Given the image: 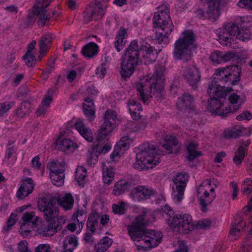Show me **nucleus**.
Instances as JSON below:
<instances>
[{
  "instance_id": "6",
  "label": "nucleus",
  "mask_w": 252,
  "mask_h": 252,
  "mask_svg": "<svg viewBox=\"0 0 252 252\" xmlns=\"http://www.w3.org/2000/svg\"><path fill=\"white\" fill-rule=\"evenodd\" d=\"M162 215L174 231L187 233L195 228L192 217L188 214H175L169 207L165 206Z\"/></svg>"
},
{
  "instance_id": "30",
  "label": "nucleus",
  "mask_w": 252,
  "mask_h": 252,
  "mask_svg": "<svg viewBox=\"0 0 252 252\" xmlns=\"http://www.w3.org/2000/svg\"><path fill=\"white\" fill-rule=\"evenodd\" d=\"M83 109L84 115L87 117L88 120L90 122L93 121L95 116L94 103L92 99L90 98L85 99L83 103Z\"/></svg>"
},
{
  "instance_id": "19",
  "label": "nucleus",
  "mask_w": 252,
  "mask_h": 252,
  "mask_svg": "<svg viewBox=\"0 0 252 252\" xmlns=\"http://www.w3.org/2000/svg\"><path fill=\"white\" fill-rule=\"evenodd\" d=\"M139 45L140 61L145 64L150 63L156 61L158 52L155 48L145 41L138 42Z\"/></svg>"
},
{
  "instance_id": "43",
  "label": "nucleus",
  "mask_w": 252,
  "mask_h": 252,
  "mask_svg": "<svg viewBox=\"0 0 252 252\" xmlns=\"http://www.w3.org/2000/svg\"><path fill=\"white\" fill-rule=\"evenodd\" d=\"M99 218V214L96 212H93L90 214L87 222V227L92 232L95 230Z\"/></svg>"
},
{
  "instance_id": "46",
  "label": "nucleus",
  "mask_w": 252,
  "mask_h": 252,
  "mask_svg": "<svg viewBox=\"0 0 252 252\" xmlns=\"http://www.w3.org/2000/svg\"><path fill=\"white\" fill-rule=\"evenodd\" d=\"M246 153V149L243 146H240L235 153L233 158L234 162L237 165H240L243 160Z\"/></svg>"
},
{
  "instance_id": "21",
  "label": "nucleus",
  "mask_w": 252,
  "mask_h": 252,
  "mask_svg": "<svg viewBox=\"0 0 252 252\" xmlns=\"http://www.w3.org/2000/svg\"><path fill=\"white\" fill-rule=\"evenodd\" d=\"M52 0H36V3L34 5L35 12L39 15V19L38 24L40 27L44 26L46 22L49 19V16L46 14L44 9L47 7Z\"/></svg>"
},
{
  "instance_id": "55",
  "label": "nucleus",
  "mask_w": 252,
  "mask_h": 252,
  "mask_svg": "<svg viewBox=\"0 0 252 252\" xmlns=\"http://www.w3.org/2000/svg\"><path fill=\"white\" fill-rule=\"evenodd\" d=\"M5 158L10 163H14L17 160V156L15 150L13 148H10L6 152Z\"/></svg>"
},
{
  "instance_id": "57",
  "label": "nucleus",
  "mask_w": 252,
  "mask_h": 252,
  "mask_svg": "<svg viewBox=\"0 0 252 252\" xmlns=\"http://www.w3.org/2000/svg\"><path fill=\"white\" fill-rule=\"evenodd\" d=\"M17 251L18 252H32L29 248L28 243L25 240L21 241L18 243Z\"/></svg>"
},
{
  "instance_id": "51",
  "label": "nucleus",
  "mask_w": 252,
  "mask_h": 252,
  "mask_svg": "<svg viewBox=\"0 0 252 252\" xmlns=\"http://www.w3.org/2000/svg\"><path fill=\"white\" fill-rule=\"evenodd\" d=\"M236 132L237 137L241 136H249L252 134V127H245L242 126H236Z\"/></svg>"
},
{
  "instance_id": "11",
  "label": "nucleus",
  "mask_w": 252,
  "mask_h": 252,
  "mask_svg": "<svg viewBox=\"0 0 252 252\" xmlns=\"http://www.w3.org/2000/svg\"><path fill=\"white\" fill-rule=\"evenodd\" d=\"M160 162L158 155L153 150H149L139 152L136 155V161L133 164L135 169L140 170L152 169Z\"/></svg>"
},
{
  "instance_id": "27",
  "label": "nucleus",
  "mask_w": 252,
  "mask_h": 252,
  "mask_svg": "<svg viewBox=\"0 0 252 252\" xmlns=\"http://www.w3.org/2000/svg\"><path fill=\"white\" fill-rule=\"evenodd\" d=\"M75 129L79 134L87 141L90 142L93 140V135L91 129L86 126L81 119H78L74 124Z\"/></svg>"
},
{
  "instance_id": "60",
  "label": "nucleus",
  "mask_w": 252,
  "mask_h": 252,
  "mask_svg": "<svg viewBox=\"0 0 252 252\" xmlns=\"http://www.w3.org/2000/svg\"><path fill=\"white\" fill-rule=\"evenodd\" d=\"M223 135L226 138L237 137L236 126L225 129L223 132Z\"/></svg>"
},
{
  "instance_id": "25",
  "label": "nucleus",
  "mask_w": 252,
  "mask_h": 252,
  "mask_svg": "<svg viewBox=\"0 0 252 252\" xmlns=\"http://www.w3.org/2000/svg\"><path fill=\"white\" fill-rule=\"evenodd\" d=\"M163 139L165 142L163 144V147L166 150L168 153H176L180 150L181 146L175 136L170 134H165L163 136Z\"/></svg>"
},
{
  "instance_id": "28",
  "label": "nucleus",
  "mask_w": 252,
  "mask_h": 252,
  "mask_svg": "<svg viewBox=\"0 0 252 252\" xmlns=\"http://www.w3.org/2000/svg\"><path fill=\"white\" fill-rule=\"evenodd\" d=\"M228 99L230 105L228 107L229 113L234 112L238 110L245 101V96L244 95H238L235 94H231Z\"/></svg>"
},
{
  "instance_id": "52",
  "label": "nucleus",
  "mask_w": 252,
  "mask_h": 252,
  "mask_svg": "<svg viewBox=\"0 0 252 252\" xmlns=\"http://www.w3.org/2000/svg\"><path fill=\"white\" fill-rule=\"evenodd\" d=\"M30 104L29 103H22L20 107L16 111V115L20 118L23 117L26 114L29 113L30 110Z\"/></svg>"
},
{
  "instance_id": "41",
  "label": "nucleus",
  "mask_w": 252,
  "mask_h": 252,
  "mask_svg": "<svg viewBox=\"0 0 252 252\" xmlns=\"http://www.w3.org/2000/svg\"><path fill=\"white\" fill-rule=\"evenodd\" d=\"M52 39V36L49 33H46L42 37L39 42L40 52L39 60H41V57L45 54L47 46L51 42Z\"/></svg>"
},
{
  "instance_id": "62",
  "label": "nucleus",
  "mask_w": 252,
  "mask_h": 252,
  "mask_svg": "<svg viewBox=\"0 0 252 252\" xmlns=\"http://www.w3.org/2000/svg\"><path fill=\"white\" fill-rule=\"evenodd\" d=\"M212 224V222L209 220H200L195 224V228H207L209 227Z\"/></svg>"
},
{
  "instance_id": "32",
  "label": "nucleus",
  "mask_w": 252,
  "mask_h": 252,
  "mask_svg": "<svg viewBox=\"0 0 252 252\" xmlns=\"http://www.w3.org/2000/svg\"><path fill=\"white\" fill-rule=\"evenodd\" d=\"M245 226V223L243 220H240L237 223L232 224L229 234L230 240H237L241 236Z\"/></svg>"
},
{
  "instance_id": "8",
  "label": "nucleus",
  "mask_w": 252,
  "mask_h": 252,
  "mask_svg": "<svg viewBox=\"0 0 252 252\" xmlns=\"http://www.w3.org/2000/svg\"><path fill=\"white\" fill-rule=\"evenodd\" d=\"M194 36L191 31L183 32L174 43V58L186 62L190 60L192 56L191 50L196 47L194 45Z\"/></svg>"
},
{
  "instance_id": "15",
  "label": "nucleus",
  "mask_w": 252,
  "mask_h": 252,
  "mask_svg": "<svg viewBox=\"0 0 252 252\" xmlns=\"http://www.w3.org/2000/svg\"><path fill=\"white\" fill-rule=\"evenodd\" d=\"M46 221L47 224L39 225L36 228V231L41 236L50 237L57 233L58 228L61 224L65 222L66 219L64 217L60 216L51 220Z\"/></svg>"
},
{
  "instance_id": "22",
  "label": "nucleus",
  "mask_w": 252,
  "mask_h": 252,
  "mask_svg": "<svg viewBox=\"0 0 252 252\" xmlns=\"http://www.w3.org/2000/svg\"><path fill=\"white\" fill-rule=\"evenodd\" d=\"M183 76L187 82L192 87H196L200 80V73L195 66H190L184 69Z\"/></svg>"
},
{
  "instance_id": "38",
  "label": "nucleus",
  "mask_w": 252,
  "mask_h": 252,
  "mask_svg": "<svg viewBox=\"0 0 252 252\" xmlns=\"http://www.w3.org/2000/svg\"><path fill=\"white\" fill-rule=\"evenodd\" d=\"M192 102V97L189 94H186L184 95L183 97L180 98L178 107L180 108H183L184 107H187L188 111L189 113L191 111L194 110V106Z\"/></svg>"
},
{
  "instance_id": "26",
  "label": "nucleus",
  "mask_w": 252,
  "mask_h": 252,
  "mask_svg": "<svg viewBox=\"0 0 252 252\" xmlns=\"http://www.w3.org/2000/svg\"><path fill=\"white\" fill-rule=\"evenodd\" d=\"M134 184L133 182L126 180L117 181L113 186L112 193L115 196H120L125 191L132 188Z\"/></svg>"
},
{
  "instance_id": "2",
  "label": "nucleus",
  "mask_w": 252,
  "mask_h": 252,
  "mask_svg": "<svg viewBox=\"0 0 252 252\" xmlns=\"http://www.w3.org/2000/svg\"><path fill=\"white\" fill-rule=\"evenodd\" d=\"M164 66L158 64L155 67L153 74L143 76L136 84L135 87L144 102L153 95L159 97L161 96V92L164 88Z\"/></svg>"
},
{
  "instance_id": "34",
  "label": "nucleus",
  "mask_w": 252,
  "mask_h": 252,
  "mask_svg": "<svg viewBox=\"0 0 252 252\" xmlns=\"http://www.w3.org/2000/svg\"><path fill=\"white\" fill-rule=\"evenodd\" d=\"M127 107L131 117L135 120L140 118L142 106L140 103L134 100H130L127 103Z\"/></svg>"
},
{
  "instance_id": "61",
  "label": "nucleus",
  "mask_w": 252,
  "mask_h": 252,
  "mask_svg": "<svg viewBox=\"0 0 252 252\" xmlns=\"http://www.w3.org/2000/svg\"><path fill=\"white\" fill-rule=\"evenodd\" d=\"M237 5L241 8L252 10V0H239Z\"/></svg>"
},
{
  "instance_id": "12",
  "label": "nucleus",
  "mask_w": 252,
  "mask_h": 252,
  "mask_svg": "<svg viewBox=\"0 0 252 252\" xmlns=\"http://www.w3.org/2000/svg\"><path fill=\"white\" fill-rule=\"evenodd\" d=\"M119 119L116 111L108 110L106 111L103 123L97 132V139H105L114 131L118 124Z\"/></svg>"
},
{
  "instance_id": "49",
  "label": "nucleus",
  "mask_w": 252,
  "mask_h": 252,
  "mask_svg": "<svg viewBox=\"0 0 252 252\" xmlns=\"http://www.w3.org/2000/svg\"><path fill=\"white\" fill-rule=\"evenodd\" d=\"M17 220V214L14 212L11 213L7 220L6 225L3 227V230L7 232L9 231L11 229L12 226L15 224Z\"/></svg>"
},
{
  "instance_id": "9",
  "label": "nucleus",
  "mask_w": 252,
  "mask_h": 252,
  "mask_svg": "<svg viewBox=\"0 0 252 252\" xmlns=\"http://www.w3.org/2000/svg\"><path fill=\"white\" fill-rule=\"evenodd\" d=\"M219 182L215 179L203 181L197 189V197L202 211H205L216 197L215 190Z\"/></svg>"
},
{
  "instance_id": "45",
  "label": "nucleus",
  "mask_w": 252,
  "mask_h": 252,
  "mask_svg": "<svg viewBox=\"0 0 252 252\" xmlns=\"http://www.w3.org/2000/svg\"><path fill=\"white\" fill-rule=\"evenodd\" d=\"M106 5H102L99 3L96 4L92 10V16L95 20H98L104 15L106 10Z\"/></svg>"
},
{
  "instance_id": "47",
  "label": "nucleus",
  "mask_w": 252,
  "mask_h": 252,
  "mask_svg": "<svg viewBox=\"0 0 252 252\" xmlns=\"http://www.w3.org/2000/svg\"><path fill=\"white\" fill-rule=\"evenodd\" d=\"M52 95L49 94H47L42 101L41 106L37 111V115H41L45 112L46 108L49 106L52 102Z\"/></svg>"
},
{
  "instance_id": "42",
  "label": "nucleus",
  "mask_w": 252,
  "mask_h": 252,
  "mask_svg": "<svg viewBox=\"0 0 252 252\" xmlns=\"http://www.w3.org/2000/svg\"><path fill=\"white\" fill-rule=\"evenodd\" d=\"M87 175V169L82 166H79L76 170L75 179L80 186H83Z\"/></svg>"
},
{
  "instance_id": "44",
  "label": "nucleus",
  "mask_w": 252,
  "mask_h": 252,
  "mask_svg": "<svg viewBox=\"0 0 252 252\" xmlns=\"http://www.w3.org/2000/svg\"><path fill=\"white\" fill-rule=\"evenodd\" d=\"M48 168L50 171V178L51 180H54L55 177L57 176L55 175V173L63 171L62 165L55 161L51 162L48 164Z\"/></svg>"
},
{
  "instance_id": "13",
  "label": "nucleus",
  "mask_w": 252,
  "mask_h": 252,
  "mask_svg": "<svg viewBox=\"0 0 252 252\" xmlns=\"http://www.w3.org/2000/svg\"><path fill=\"white\" fill-rule=\"evenodd\" d=\"M189 178V176L187 173H179L173 178L172 195L176 202L179 203L183 200Z\"/></svg>"
},
{
  "instance_id": "20",
  "label": "nucleus",
  "mask_w": 252,
  "mask_h": 252,
  "mask_svg": "<svg viewBox=\"0 0 252 252\" xmlns=\"http://www.w3.org/2000/svg\"><path fill=\"white\" fill-rule=\"evenodd\" d=\"M154 194L155 192L152 189L142 186H138L132 189L129 196L134 200L140 201L150 198Z\"/></svg>"
},
{
  "instance_id": "1",
  "label": "nucleus",
  "mask_w": 252,
  "mask_h": 252,
  "mask_svg": "<svg viewBox=\"0 0 252 252\" xmlns=\"http://www.w3.org/2000/svg\"><path fill=\"white\" fill-rule=\"evenodd\" d=\"M139 214L131 224L128 225V234L139 250L156 247L161 242L162 235L158 231L143 230V227L153 219L151 211L146 208L137 209Z\"/></svg>"
},
{
  "instance_id": "16",
  "label": "nucleus",
  "mask_w": 252,
  "mask_h": 252,
  "mask_svg": "<svg viewBox=\"0 0 252 252\" xmlns=\"http://www.w3.org/2000/svg\"><path fill=\"white\" fill-rule=\"evenodd\" d=\"M133 142V139L130 134H129V135L122 136L115 145L114 150L110 155L112 161L115 162H118L126 152L129 149Z\"/></svg>"
},
{
  "instance_id": "53",
  "label": "nucleus",
  "mask_w": 252,
  "mask_h": 252,
  "mask_svg": "<svg viewBox=\"0 0 252 252\" xmlns=\"http://www.w3.org/2000/svg\"><path fill=\"white\" fill-rule=\"evenodd\" d=\"M98 156L99 155L91 148L89 150L87 156V163L90 165L95 164L98 161Z\"/></svg>"
},
{
  "instance_id": "17",
  "label": "nucleus",
  "mask_w": 252,
  "mask_h": 252,
  "mask_svg": "<svg viewBox=\"0 0 252 252\" xmlns=\"http://www.w3.org/2000/svg\"><path fill=\"white\" fill-rule=\"evenodd\" d=\"M205 10H199L197 15L200 18H208L212 21L217 19L220 15V0H210L207 3Z\"/></svg>"
},
{
  "instance_id": "64",
  "label": "nucleus",
  "mask_w": 252,
  "mask_h": 252,
  "mask_svg": "<svg viewBox=\"0 0 252 252\" xmlns=\"http://www.w3.org/2000/svg\"><path fill=\"white\" fill-rule=\"evenodd\" d=\"M252 246V242L247 240H245L239 252H250L251 247Z\"/></svg>"
},
{
  "instance_id": "56",
  "label": "nucleus",
  "mask_w": 252,
  "mask_h": 252,
  "mask_svg": "<svg viewBox=\"0 0 252 252\" xmlns=\"http://www.w3.org/2000/svg\"><path fill=\"white\" fill-rule=\"evenodd\" d=\"M56 175V177H55L54 180H51L53 184L57 187L62 186L64 183V175L63 174V171L61 172L60 173H55Z\"/></svg>"
},
{
  "instance_id": "5",
  "label": "nucleus",
  "mask_w": 252,
  "mask_h": 252,
  "mask_svg": "<svg viewBox=\"0 0 252 252\" xmlns=\"http://www.w3.org/2000/svg\"><path fill=\"white\" fill-rule=\"evenodd\" d=\"M168 7L162 6L155 13L153 18L156 28V38L159 44L167 45L169 41L168 36L174 29L170 19Z\"/></svg>"
},
{
  "instance_id": "39",
  "label": "nucleus",
  "mask_w": 252,
  "mask_h": 252,
  "mask_svg": "<svg viewBox=\"0 0 252 252\" xmlns=\"http://www.w3.org/2000/svg\"><path fill=\"white\" fill-rule=\"evenodd\" d=\"M113 240L108 237H105L94 245L95 252H105L112 245Z\"/></svg>"
},
{
  "instance_id": "36",
  "label": "nucleus",
  "mask_w": 252,
  "mask_h": 252,
  "mask_svg": "<svg viewBox=\"0 0 252 252\" xmlns=\"http://www.w3.org/2000/svg\"><path fill=\"white\" fill-rule=\"evenodd\" d=\"M98 51V46L94 42H90L83 47L82 52L85 57L92 58L97 54Z\"/></svg>"
},
{
  "instance_id": "37",
  "label": "nucleus",
  "mask_w": 252,
  "mask_h": 252,
  "mask_svg": "<svg viewBox=\"0 0 252 252\" xmlns=\"http://www.w3.org/2000/svg\"><path fill=\"white\" fill-rule=\"evenodd\" d=\"M115 171L112 166L102 167V180L103 183L106 185H110L114 179Z\"/></svg>"
},
{
  "instance_id": "10",
  "label": "nucleus",
  "mask_w": 252,
  "mask_h": 252,
  "mask_svg": "<svg viewBox=\"0 0 252 252\" xmlns=\"http://www.w3.org/2000/svg\"><path fill=\"white\" fill-rule=\"evenodd\" d=\"M241 69L236 65L229 66L227 67H221L216 69L213 76L212 81H216L217 83L223 85L224 82H230L234 84L240 77Z\"/></svg>"
},
{
  "instance_id": "7",
  "label": "nucleus",
  "mask_w": 252,
  "mask_h": 252,
  "mask_svg": "<svg viewBox=\"0 0 252 252\" xmlns=\"http://www.w3.org/2000/svg\"><path fill=\"white\" fill-rule=\"evenodd\" d=\"M139 61V45L137 40H133L125 49L122 58V77L125 79L129 78L134 72Z\"/></svg>"
},
{
  "instance_id": "35",
  "label": "nucleus",
  "mask_w": 252,
  "mask_h": 252,
  "mask_svg": "<svg viewBox=\"0 0 252 252\" xmlns=\"http://www.w3.org/2000/svg\"><path fill=\"white\" fill-rule=\"evenodd\" d=\"M57 201L59 205L64 210L71 209L73 205L74 199L69 193H65L64 195L59 196Z\"/></svg>"
},
{
  "instance_id": "63",
  "label": "nucleus",
  "mask_w": 252,
  "mask_h": 252,
  "mask_svg": "<svg viewBox=\"0 0 252 252\" xmlns=\"http://www.w3.org/2000/svg\"><path fill=\"white\" fill-rule=\"evenodd\" d=\"M99 93V91L93 84L88 85L86 89V94L91 96H95Z\"/></svg>"
},
{
  "instance_id": "59",
  "label": "nucleus",
  "mask_w": 252,
  "mask_h": 252,
  "mask_svg": "<svg viewBox=\"0 0 252 252\" xmlns=\"http://www.w3.org/2000/svg\"><path fill=\"white\" fill-rule=\"evenodd\" d=\"M51 246L47 243L40 244L34 248L35 252H51Z\"/></svg>"
},
{
  "instance_id": "3",
  "label": "nucleus",
  "mask_w": 252,
  "mask_h": 252,
  "mask_svg": "<svg viewBox=\"0 0 252 252\" xmlns=\"http://www.w3.org/2000/svg\"><path fill=\"white\" fill-rule=\"evenodd\" d=\"M252 27V18L246 16L242 18L240 28L236 25L230 27L219 29L217 31L218 40L220 43L223 46L232 47L236 39L247 42L251 38V32L247 28Z\"/></svg>"
},
{
  "instance_id": "50",
  "label": "nucleus",
  "mask_w": 252,
  "mask_h": 252,
  "mask_svg": "<svg viewBox=\"0 0 252 252\" xmlns=\"http://www.w3.org/2000/svg\"><path fill=\"white\" fill-rule=\"evenodd\" d=\"M126 206V203L124 201L114 204L112 205L113 212L116 214H124L125 212Z\"/></svg>"
},
{
  "instance_id": "58",
  "label": "nucleus",
  "mask_w": 252,
  "mask_h": 252,
  "mask_svg": "<svg viewBox=\"0 0 252 252\" xmlns=\"http://www.w3.org/2000/svg\"><path fill=\"white\" fill-rule=\"evenodd\" d=\"M23 59L26 64L29 67L33 66L36 63L35 56L33 54H29L27 56V54L23 57Z\"/></svg>"
},
{
  "instance_id": "40",
  "label": "nucleus",
  "mask_w": 252,
  "mask_h": 252,
  "mask_svg": "<svg viewBox=\"0 0 252 252\" xmlns=\"http://www.w3.org/2000/svg\"><path fill=\"white\" fill-rule=\"evenodd\" d=\"M197 146L198 144L194 142H190L187 146V150L188 153L187 159L189 161H191L196 158L202 156V154L201 152L196 150Z\"/></svg>"
},
{
  "instance_id": "48",
  "label": "nucleus",
  "mask_w": 252,
  "mask_h": 252,
  "mask_svg": "<svg viewBox=\"0 0 252 252\" xmlns=\"http://www.w3.org/2000/svg\"><path fill=\"white\" fill-rule=\"evenodd\" d=\"M241 192L244 194H249L252 192V180L246 178L242 183Z\"/></svg>"
},
{
  "instance_id": "14",
  "label": "nucleus",
  "mask_w": 252,
  "mask_h": 252,
  "mask_svg": "<svg viewBox=\"0 0 252 252\" xmlns=\"http://www.w3.org/2000/svg\"><path fill=\"white\" fill-rule=\"evenodd\" d=\"M37 207L39 211L44 213L46 220H51L58 217V207L54 203L53 199L50 197L40 198L38 201Z\"/></svg>"
},
{
  "instance_id": "54",
  "label": "nucleus",
  "mask_w": 252,
  "mask_h": 252,
  "mask_svg": "<svg viewBox=\"0 0 252 252\" xmlns=\"http://www.w3.org/2000/svg\"><path fill=\"white\" fill-rule=\"evenodd\" d=\"M83 227V223L82 222H80L78 219L76 221H75L74 223H70L67 225V228L71 232L76 230L77 233H79L81 231Z\"/></svg>"
},
{
  "instance_id": "4",
  "label": "nucleus",
  "mask_w": 252,
  "mask_h": 252,
  "mask_svg": "<svg viewBox=\"0 0 252 252\" xmlns=\"http://www.w3.org/2000/svg\"><path fill=\"white\" fill-rule=\"evenodd\" d=\"M230 91L217 83L216 81H211L207 90L210 96L207 107V110L213 114L220 116H224L229 113V110L225 104L227 93Z\"/></svg>"
},
{
  "instance_id": "18",
  "label": "nucleus",
  "mask_w": 252,
  "mask_h": 252,
  "mask_svg": "<svg viewBox=\"0 0 252 252\" xmlns=\"http://www.w3.org/2000/svg\"><path fill=\"white\" fill-rule=\"evenodd\" d=\"M40 218L36 216L33 211L24 213L21 218L20 233L23 236H27L37 225Z\"/></svg>"
},
{
  "instance_id": "24",
  "label": "nucleus",
  "mask_w": 252,
  "mask_h": 252,
  "mask_svg": "<svg viewBox=\"0 0 252 252\" xmlns=\"http://www.w3.org/2000/svg\"><path fill=\"white\" fill-rule=\"evenodd\" d=\"M34 186L33 181L31 178H27L22 180L16 192V197L20 199H23L32 192Z\"/></svg>"
},
{
  "instance_id": "29",
  "label": "nucleus",
  "mask_w": 252,
  "mask_h": 252,
  "mask_svg": "<svg viewBox=\"0 0 252 252\" xmlns=\"http://www.w3.org/2000/svg\"><path fill=\"white\" fill-rule=\"evenodd\" d=\"M108 137V136L105 139L99 140L97 139V136H96V141L93 143L91 148L99 156L107 153L112 148V144L109 143L103 145V141L107 140Z\"/></svg>"
},
{
  "instance_id": "33",
  "label": "nucleus",
  "mask_w": 252,
  "mask_h": 252,
  "mask_svg": "<svg viewBox=\"0 0 252 252\" xmlns=\"http://www.w3.org/2000/svg\"><path fill=\"white\" fill-rule=\"evenodd\" d=\"M57 148L63 152L72 151L78 148L76 143L68 139H58L56 142Z\"/></svg>"
},
{
  "instance_id": "23",
  "label": "nucleus",
  "mask_w": 252,
  "mask_h": 252,
  "mask_svg": "<svg viewBox=\"0 0 252 252\" xmlns=\"http://www.w3.org/2000/svg\"><path fill=\"white\" fill-rule=\"evenodd\" d=\"M236 57L233 52H222L219 50L212 52L209 56L210 60L214 65H218L228 62Z\"/></svg>"
},
{
  "instance_id": "31",
  "label": "nucleus",
  "mask_w": 252,
  "mask_h": 252,
  "mask_svg": "<svg viewBox=\"0 0 252 252\" xmlns=\"http://www.w3.org/2000/svg\"><path fill=\"white\" fill-rule=\"evenodd\" d=\"M126 30L121 28L118 31L115 38L114 45L118 52H120L124 48L126 42Z\"/></svg>"
}]
</instances>
